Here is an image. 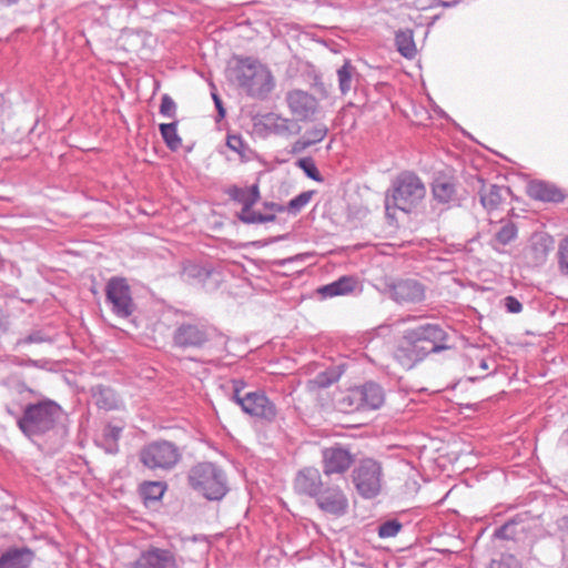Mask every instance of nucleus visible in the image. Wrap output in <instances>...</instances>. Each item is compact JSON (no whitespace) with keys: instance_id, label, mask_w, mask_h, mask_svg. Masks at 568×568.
Returning a JSON list of instances; mask_svg holds the SVG:
<instances>
[{"instance_id":"nucleus-1","label":"nucleus","mask_w":568,"mask_h":568,"mask_svg":"<svg viewBox=\"0 0 568 568\" xmlns=\"http://www.w3.org/2000/svg\"><path fill=\"white\" fill-rule=\"evenodd\" d=\"M342 483L339 478L323 480L317 468L304 467L296 473L293 489L297 495L313 499L322 513L342 517L349 508L348 497Z\"/></svg>"},{"instance_id":"nucleus-2","label":"nucleus","mask_w":568,"mask_h":568,"mask_svg":"<svg viewBox=\"0 0 568 568\" xmlns=\"http://www.w3.org/2000/svg\"><path fill=\"white\" fill-rule=\"evenodd\" d=\"M230 77L251 98L265 100L275 87L271 70L260 61L245 58L230 70Z\"/></svg>"},{"instance_id":"nucleus-3","label":"nucleus","mask_w":568,"mask_h":568,"mask_svg":"<svg viewBox=\"0 0 568 568\" xmlns=\"http://www.w3.org/2000/svg\"><path fill=\"white\" fill-rule=\"evenodd\" d=\"M62 407L51 399L28 404L22 416L18 419L20 430L30 439L52 430L62 418Z\"/></svg>"},{"instance_id":"nucleus-4","label":"nucleus","mask_w":568,"mask_h":568,"mask_svg":"<svg viewBox=\"0 0 568 568\" xmlns=\"http://www.w3.org/2000/svg\"><path fill=\"white\" fill-rule=\"evenodd\" d=\"M187 483L209 500H221L229 491L224 470L211 462H202L192 466L187 474Z\"/></svg>"},{"instance_id":"nucleus-5","label":"nucleus","mask_w":568,"mask_h":568,"mask_svg":"<svg viewBox=\"0 0 568 568\" xmlns=\"http://www.w3.org/2000/svg\"><path fill=\"white\" fill-rule=\"evenodd\" d=\"M404 338L410 344L407 349L399 352H409L415 356V361L423 359L429 353H438L449 348L447 345L448 335L438 324H424L404 334Z\"/></svg>"},{"instance_id":"nucleus-6","label":"nucleus","mask_w":568,"mask_h":568,"mask_svg":"<svg viewBox=\"0 0 568 568\" xmlns=\"http://www.w3.org/2000/svg\"><path fill=\"white\" fill-rule=\"evenodd\" d=\"M426 194L422 180L413 172H402L392 184V195L386 196L385 209H398L410 212Z\"/></svg>"},{"instance_id":"nucleus-7","label":"nucleus","mask_w":568,"mask_h":568,"mask_svg":"<svg viewBox=\"0 0 568 568\" xmlns=\"http://www.w3.org/2000/svg\"><path fill=\"white\" fill-rule=\"evenodd\" d=\"M182 458L180 448L169 440H154L139 452L140 463L151 470H171Z\"/></svg>"},{"instance_id":"nucleus-8","label":"nucleus","mask_w":568,"mask_h":568,"mask_svg":"<svg viewBox=\"0 0 568 568\" xmlns=\"http://www.w3.org/2000/svg\"><path fill=\"white\" fill-rule=\"evenodd\" d=\"M352 478L358 495L365 499L376 497L382 490L383 469L375 459L359 460L352 471Z\"/></svg>"},{"instance_id":"nucleus-9","label":"nucleus","mask_w":568,"mask_h":568,"mask_svg":"<svg viewBox=\"0 0 568 568\" xmlns=\"http://www.w3.org/2000/svg\"><path fill=\"white\" fill-rule=\"evenodd\" d=\"M355 463V455L345 446L335 444L321 450L322 476L329 479L339 478L345 484L344 476Z\"/></svg>"},{"instance_id":"nucleus-10","label":"nucleus","mask_w":568,"mask_h":568,"mask_svg":"<svg viewBox=\"0 0 568 568\" xmlns=\"http://www.w3.org/2000/svg\"><path fill=\"white\" fill-rule=\"evenodd\" d=\"M105 298L111 305L112 312L119 317L126 318L135 311L130 285L123 277H111L108 281Z\"/></svg>"},{"instance_id":"nucleus-11","label":"nucleus","mask_w":568,"mask_h":568,"mask_svg":"<svg viewBox=\"0 0 568 568\" xmlns=\"http://www.w3.org/2000/svg\"><path fill=\"white\" fill-rule=\"evenodd\" d=\"M383 293L398 304H417L425 300V286L414 278L385 280Z\"/></svg>"},{"instance_id":"nucleus-12","label":"nucleus","mask_w":568,"mask_h":568,"mask_svg":"<svg viewBox=\"0 0 568 568\" xmlns=\"http://www.w3.org/2000/svg\"><path fill=\"white\" fill-rule=\"evenodd\" d=\"M214 335V328L201 321L180 324L173 335L174 345L181 348H199Z\"/></svg>"},{"instance_id":"nucleus-13","label":"nucleus","mask_w":568,"mask_h":568,"mask_svg":"<svg viewBox=\"0 0 568 568\" xmlns=\"http://www.w3.org/2000/svg\"><path fill=\"white\" fill-rule=\"evenodd\" d=\"M239 406L245 414L266 423L274 422L277 416L275 404L264 392L244 393L243 398H239Z\"/></svg>"},{"instance_id":"nucleus-14","label":"nucleus","mask_w":568,"mask_h":568,"mask_svg":"<svg viewBox=\"0 0 568 568\" xmlns=\"http://www.w3.org/2000/svg\"><path fill=\"white\" fill-rule=\"evenodd\" d=\"M183 558L165 548L150 547L131 565V568H181Z\"/></svg>"},{"instance_id":"nucleus-15","label":"nucleus","mask_w":568,"mask_h":568,"mask_svg":"<svg viewBox=\"0 0 568 568\" xmlns=\"http://www.w3.org/2000/svg\"><path fill=\"white\" fill-rule=\"evenodd\" d=\"M285 100L291 113L300 121L313 120L318 110L317 99L303 90L287 92Z\"/></svg>"},{"instance_id":"nucleus-16","label":"nucleus","mask_w":568,"mask_h":568,"mask_svg":"<svg viewBox=\"0 0 568 568\" xmlns=\"http://www.w3.org/2000/svg\"><path fill=\"white\" fill-rule=\"evenodd\" d=\"M554 248V240L546 234H536L531 237L530 245L528 246L525 257L528 264L532 266H540L546 261Z\"/></svg>"},{"instance_id":"nucleus-17","label":"nucleus","mask_w":568,"mask_h":568,"mask_svg":"<svg viewBox=\"0 0 568 568\" xmlns=\"http://www.w3.org/2000/svg\"><path fill=\"white\" fill-rule=\"evenodd\" d=\"M478 191L479 201L488 212L499 209V206L510 195V189L497 184H486L483 181Z\"/></svg>"},{"instance_id":"nucleus-18","label":"nucleus","mask_w":568,"mask_h":568,"mask_svg":"<svg viewBox=\"0 0 568 568\" xmlns=\"http://www.w3.org/2000/svg\"><path fill=\"white\" fill-rule=\"evenodd\" d=\"M34 557L29 547H10L0 555V568H30Z\"/></svg>"},{"instance_id":"nucleus-19","label":"nucleus","mask_w":568,"mask_h":568,"mask_svg":"<svg viewBox=\"0 0 568 568\" xmlns=\"http://www.w3.org/2000/svg\"><path fill=\"white\" fill-rule=\"evenodd\" d=\"M432 193L434 199L443 204L458 200L456 183L454 179L446 175L435 178L432 185Z\"/></svg>"},{"instance_id":"nucleus-20","label":"nucleus","mask_w":568,"mask_h":568,"mask_svg":"<svg viewBox=\"0 0 568 568\" xmlns=\"http://www.w3.org/2000/svg\"><path fill=\"white\" fill-rule=\"evenodd\" d=\"M266 128L270 132L281 136L298 134L301 125L293 119L283 118L278 114L270 113L266 116Z\"/></svg>"},{"instance_id":"nucleus-21","label":"nucleus","mask_w":568,"mask_h":568,"mask_svg":"<svg viewBox=\"0 0 568 568\" xmlns=\"http://www.w3.org/2000/svg\"><path fill=\"white\" fill-rule=\"evenodd\" d=\"M226 194L231 200L242 204V211L247 213L250 209L260 200V189L257 184L250 187H239L233 185L227 189Z\"/></svg>"},{"instance_id":"nucleus-22","label":"nucleus","mask_w":568,"mask_h":568,"mask_svg":"<svg viewBox=\"0 0 568 568\" xmlns=\"http://www.w3.org/2000/svg\"><path fill=\"white\" fill-rule=\"evenodd\" d=\"M528 195L544 202H560L564 194L555 185L544 181H532L528 185Z\"/></svg>"},{"instance_id":"nucleus-23","label":"nucleus","mask_w":568,"mask_h":568,"mask_svg":"<svg viewBox=\"0 0 568 568\" xmlns=\"http://www.w3.org/2000/svg\"><path fill=\"white\" fill-rule=\"evenodd\" d=\"M362 395L363 408L365 410L378 409L385 400V393L381 385L374 382H367L358 386Z\"/></svg>"},{"instance_id":"nucleus-24","label":"nucleus","mask_w":568,"mask_h":568,"mask_svg":"<svg viewBox=\"0 0 568 568\" xmlns=\"http://www.w3.org/2000/svg\"><path fill=\"white\" fill-rule=\"evenodd\" d=\"M357 281L353 276H342L338 280L321 286L317 292L324 298L347 295L356 287Z\"/></svg>"},{"instance_id":"nucleus-25","label":"nucleus","mask_w":568,"mask_h":568,"mask_svg":"<svg viewBox=\"0 0 568 568\" xmlns=\"http://www.w3.org/2000/svg\"><path fill=\"white\" fill-rule=\"evenodd\" d=\"M518 229L516 224L510 220H501L499 229L496 230L493 240L490 241L491 247L503 253V247L517 237Z\"/></svg>"},{"instance_id":"nucleus-26","label":"nucleus","mask_w":568,"mask_h":568,"mask_svg":"<svg viewBox=\"0 0 568 568\" xmlns=\"http://www.w3.org/2000/svg\"><path fill=\"white\" fill-rule=\"evenodd\" d=\"M91 393L93 403L100 409L112 410L119 407V398L112 388L97 385L92 387Z\"/></svg>"},{"instance_id":"nucleus-27","label":"nucleus","mask_w":568,"mask_h":568,"mask_svg":"<svg viewBox=\"0 0 568 568\" xmlns=\"http://www.w3.org/2000/svg\"><path fill=\"white\" fill-rule=\"evenodd\" d=\"M357 77L358 72L349 61H345L337 70L338 88L343 95L347 94L354 88V82Z\"/></svg>"},{"instance_id":"nucleus-28","label":"nucleus","mask_w":568,"mask_h":568,"mask_svg":"<svg viewBox=\"0 0 568 568\" xmlns=\"http://www.w3.org/2000/svg\"><path fill=\"white\" fill-rule=\"evenodd\" d=\"M395 42L398 52L403 57L412 59L416 55L417 50L414 42L412 30H399L398 32H396Z\"/></svg>"},{"instance_id":"nucleus-29","label":"nucleus","mask_w":568,"mask_h":568,"mask_svg":"<svg viewBox=\"0 0 568 568\" xmlns=\"http://www.w3.org/2000/svg\"><path fill=\"white\" fill-rule=\"evenodd\" d=\"M358 386L347 389L338 400L339 408L345 413L364 412Z\"/></svg>"},{"instance_id":"nucleus-30","label":"nucleus","mask_w":568,"mask_h":568,"mask_svg":"<svg viewBox=\"0 0 568 568\" xmlns=\"http://www.w3.org/2000/svg\"><path fill=\"white\" fill-rule=\"evenodd\" d=\"M123 426L108 424L103 429V447L109 454H116L119 452V439L122 435Z\"/></svg>"},{"instance_id":"nucleus-31","label":"nucleus","mask_w":568,"mask_h":568,"mask_svg":"<svg viewBox=\"0 0 568 568\" xmlns=\"http://www.w3.org/2000/svg\"><path fill=\"white\" fill-rule=\"evenodd\" d=\"M160 133L166 146L171 151H176L182 145V139L178 134V122L162 123L159 126Z\"/></svg>"},{"instance_id":"nucleus-32","label":"nucleus","mask_w":568,"mask_h":568,"mask_svg":"<svg viewBox=\"0 0 568 568\" xmlns=\"http://www.w3.org/2000/svg\"><path fill=\"white\" fill-rule=\"evenodd\" d=\"M211 270L194 263H189L183 268V275L186 278L196 280L199 282H205L211 276Z\"/></svg>"},{"instance_id":"nucleus-33","label":"nucleus","mask_w":568,"mask_h":568,"mask_svg":"<svg viewBox=\"0 0 568 568\" xmlns=\"http://www.w3.org/2000/svg\"><path fill=\"white\" fill-rule=\"evenodd\" d=\"M556 527L561 542L562 559L568 561V514L556 520Z\"/></svg>"},{"instance_id":"nucleus-34","label":"nucleus","mask_w":568,"mask_h":568,"mask_svg":"<svg viewBox=\"0 0 568 568\" xmlns=\"http://www.w3.org/2000/svg\"><path fill=\"white\" fill-rule=\"evenodd\" d=\"M53 339L42 329H34L29 333L27 336L21 337L17 341L16 347L29 345V344H41V343H52Z\"/></svg>"},{"instance_id":"nucleus-35","label":"nucleus","mask_w":568,"mask_h":568,"mask_svg":"<svg viewBox=\"0 0 568 568\" xmlns=\"http://www.w3.org/2000/svg\"><path fill=\"white\" fill-rule=\"evenodd\" d=\"M314 195V191H306L300 193L293 197L288 203L286 210L292 214H297L303 207H305Z\"/></svg>"},{"instance_id":"nucleus-36","label":"nucleus","mask_w":568,"mask_h":568,"mask_svg":"<svg viewBox=\"0 0 568 568\" xmlns=\"http://www.w3.org/2000/svg\"><path fill=\"white\" fill-rule=\"evenodd\" d=\"M296 165L303 170V172L306 174L307 178L316 181L322 182L323 178L317 170L315 162L312 158H302L296 162Z\"/></svg>"},{"instance_id":"nucleus-37","label":"nucleus","mask_w":568,"mask_h":568,"mask_svg":"<svg viewBox=\"0 0 568 568\" xmlns=\"http://www.w3.org/2000/svg\"><path fill=\"white\" fill-rule=\"evenodd\" d=\"M403 525L397 519H389L378 526L377 532L379 538L395 537L402 529Z\"/></svg>"},{"instance_id":"nucleus-38","label":"nucleus","mask_w":568,"mask_h":568,"mask_svg":"<svg viewBox=\"0 0 568 568\" xmlns=\"http://www.w3.org/2000/svg\"><path fill=\"white\" fill-rule=\"evenodd\" d=\"M328 129L325 124L318 123L311 129L306 130L304 138L307 142H310V145H314L325 139L327 135Z\"/></svg>"},{"instance_id":"nucleus-39","label":"nucleus","mask_w":568,"mask_h":568,"mask_svg":"<svg viewBox=\"0 0 568 568\" xmlns=\"http://www.w3.org/2000/svg\"><path fill=\"white\" fill-rule=\"evenodd\" d=\"M239 219L244 223L253 224V223L274 222L276 220V216L274 214L256 213V212L252 211V209H250V211L247 213L241 212L239 214Z\"/></svg>"},{"instance_id":"nucleus-40","label":"nucleus","mask_w":568,"mask_h":568,"mask_svg":"<svg viewBox=\"0 0 568 568\" xmlns=\"http://www.w3.org/2000/svg\"><path fill=\"white\" fill-rule=\"evenodd\" d=\"M165 488L162 481H149L143 485V494L148 499L158 500L163 496Z\"/></svg>"},{"instance_id":"nucleus-41","label":"nucleus","mask_w":568,"mask_h":568,"mask_svg":"<svg viewBox=\"0 0 568 568\" xmlns=\"http://www.w3.org/2000/svg\"><path fill=\"white\" fill-rule=\"evenodd\" d=\"M160 113L163 116L174 119L176 116V104L169 94H163L161 99Z\"/></svg>"},{"instance_id":"nucleus-42","label":"nucleus","mask_w":568,"mask_h":568,"mask_svg":"<svg viewBox=\"0 0 568 568\" xmlns=\"http://www.w3.org/2000/svg\"><path fill=\"white\" fill-rule=\"evenodd\" d=\"M558 264L560 272L568 275V236L565 237L559 244Z\"/></svg>"},{"instance_id":"nucleus-43","label":"nucleus","mask_w":568,"mask_h":568,"mask_svg":"<svg viewBox=\"0 0 568 568\" xmlns=\"http://www.w3.org/2000/svg\"><path fill=\"white\" fill-rule=\"evenodd\" d=\"M226 145L234 152L243 155L245 151V144L240 135H229Z\"/></svg>"},{"instance_id":"nucleus-44","label":"nucleus","mask_w":568,"mask_h":568,"mask_svg":"<svg viewBox=\"0 0 568 568\" xmlns=\"http://www.w3.org/2000/svg\"><path fill=\"white\" fill-rule=\"evenodd\" d=\"M232 384V399L239 405V398H243L242 392L246 387V383L241 378H235L231 381Z\"/></svg>"},{"instance_id":"nucleus-45","label":"nucleus","mask_w":568,"mask_h":568,"mask_svg":"<svg viewBox=\"0 0 568 568\" xmlns=\"http://www.w3.org/2000/svg\"><path fill=\"white\" fill-rule=\"evenodd\" d=\"M504 306L506 307L507 312L513 314H518L523 310V304L511 295L504 298Z\"/></svg>"},{"instance_id":"nucleus-46","label":"nucleus","mask_w":568,"mask_h":568,"mask_svg":"<svg viewBox=\"0 0 568 568\" xmlns=\"http://www.w3.org/2000/svg\"><path fill=\"white\" fill-rule=\"evenodd\" d=\"M310 142L305 140V138H301L297 141H295L292 145V152L293 153H302L304 150L310 148Z\"/></svg>"},{"instance_id":"nucleus-47","label":"nucleus","mask_w":568,"mask_h":568,"mask_svg":"<svg viewBox=\"0 0 568 568\" xmlns=\"http://www.w3.org/2000/svg\"><path fill=\"white\" fill-rule=\"evenodd\" d=\"M212 98H213V101H214V104L219 112L220 118H224L225 109L223 108L222 100L220 99V97L216 93H212Z\"/></svg>"},{"instance_id":"nucleus-48","label":"nucleus","mask_w":568,"mask_h":568,"mask_svg":"<svg viewBox=\"0 0 568 568\" xmlns=\"http://www.w3.org/2000/svg\"><path fill=\"white\" fill-rule=\"evenodd\" d=\"M44 364H45V362H43V361L32 359V358H27L26 361L20 363V365L34 366V367H40V368H43Z\"/></svg>"},{"instance_id":"nucleus-49","label":"nucleus","mask_w":568,"mask_h":568,"mask_svg":"<svg viewBox=\"0 0 568 568\" xmlns=\"http://www.w3.org/2000/svg\"><path fill=\"white\" fill-rule=\"evenodd\" d=\"M265 207L267 209H271V210H275L277 212H283L284 211V207L276 204V203H265Z\"/></svg>"},{"instance_id":"nucleus-50","label":"nucleus","mask_w":568,"mask_h":568,"mask_svg":"<svg viewBox=\"0 0 568 568\" xmlns=\"http://www.w3.org/2000/svg\"><path fill=\"white\" fill-rule=\"evenodd\" d=\"M493 567L494 568H508V566L504 561H494Z\"/></svg>"},{"instance_id":"nucleus-51","label":"nucleus","mask_w":568,"mask_h":568,"mask_svg":"<svg viewBox=\"0 0 568 568\" xmlns=\"http://www.w3.org/2000/svg\"><path fill=\"white\" fill-rule=\"evenodd\" d=\"M4 98L2 94H0V116L2 115L3 111H4Z\"/></svg>"},{"instance_id":"nucleus-52","label":"nucleus","mask_w":568,"mask_h":568,"mask_svg":"<svg viewBox=\"0 0 568 568\" xmlns=\"http://www.w3.org/2000/svg\"><path fill=\"white\" fill-rule=\"evenodd\" d=\"M479 366H480V368H481V369H484V371H486V369H488V368H489V366H488V362H487L486 359H484V358H481V359H480Z\"/></svg>"},{"instance_id":"nucleus-53","label":"nucleus","mask_w":568,"mask_h":568,"mask_svg":"<svg viewBox=\"0 0 568 568\" xmlns=\"http://www.w3.org/2000/svg\"><path fill=\"white\" fill-rule=\"evenodd\" d=\"M18 0H0V4L3 6H10L12 3H16Z\"/></svg>"},{"instance_id":"nucleus-54","label":"nucleus","mask_w":568,"mask_h":568,"mask_svg":"<svg viewBox=\"0 0 568 568\" xmlns=\"http://www.w3.org/2000/svg\"><path fill=\"white\" fill-rule=\"evenodd\" d=\"M317 383H318L321 386H323V387L328 386V385L331 384V382H324V381L321 378V376H318V381H317Z\"/></svg>"},{"instance_id":"nucleus-55","label":"nucleus","mask_w":568,"mask_h":568,"mask_svg":"<svg viewBox=\"0 0 568 568\" xmlns=\"http://www.w3.org/2000/svg\"><path fill=\"white\" fill-rule=\"evenodd\" d=\"M443 6L450 7V6H452V3L443 2Z\"/></svg>"}]
</instances>
